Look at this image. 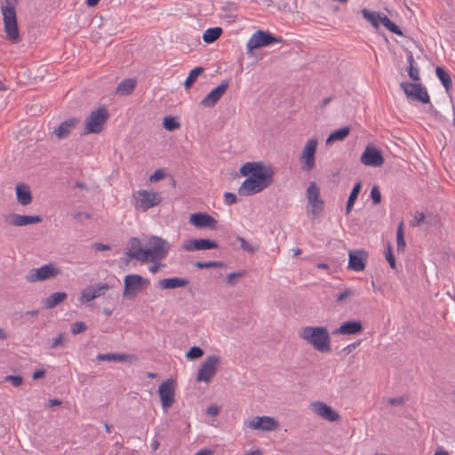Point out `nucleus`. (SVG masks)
Segmentation results:
<instances>
[{"instance_id":"obj_1","label":"nucleus","mask_w":455,"mask_h":455,"mask_svg":"<svg viewBox=\"0 0 455 455\" xmlns=\"http://www.w3.org/2000/svg\"><path fill=\"white\" fill-rule=\"evenodd\" d=\"M240 173L242 176L250 175L238 188V194L242 196L256 195L268 188L274 181L273 168L263 162L245 163L241 166Z\"/></svg>"},{"instance_id":"obj_2","label":"nucleus","mask_w":455,"mask_h":455,"mask_svg":"<svg viewBox=\"0 0 455 455\" xmlns=\"http://www.w3.org/2000/svg\"><path fill=\"white\" fill-rule=\"evenodd\" d=\"M299 335L319 352L326 353L331 350V339L326 327L306 326L299 330Z\"/></svg>"},{"instance_id":"obj_3","label":"nucleus","mask_w":455,"mask_h":455,"mask_svg":"<svg viewBox=\"0 0 455 455\" xmlns=\"http://www.w3.org/2000/svg\"><path fill=\"white\" fill-rule=\"evenodd\" d=\"M18 0H3L1 2V12L7 38L12 42H17L20 37L15 5Z\"/></svg>"},{"instance_id":"obj_4","label":"nucleus","mask_w":455,"mask_h":455,"mask_svg":"<svg viewBox=\"0 0 455 455\" xmlns=\"http://www.w3.org/2000/svg\"><path fill=\"white\" fill-rule=\"evenodd\" d=\"M109 118V113L105 107H100L92 110L84 121V128L82 134H99Z\"/></svg>"},{"instance_id":"obj_5","label":"nucleus","mask_w":455,"mask_h":455,"mask_svg":"<svg viewBox=\"0 0 455 455\" xmlns=\"http://www.w3.org/2000/svg\"><path fill=\"white\" fill-rule=\"evenodd\" d=\"M171 245L166 240L159 236H152L147 243L146 262L162 260L168 254Z\"/></svg>"},{"instance_id":"obj_6","label":"nucleus","mask_w":455,"mask_h":455,"mask_svg":"<svg viewBox=\"0 0 455 455\" xmlns=\"http://www.w3.org/2000/svg\"><path fill=\"white\" fill-rule=\"evenodd\" d=\"M149 283V280L140 275H127L124 280V288L123 295L128 299H132L146 290Z\"/></svg>"},{"instance_id":"obj_7","label":"nucleus","mask_w":455,"mask_h":455,"mask_svg":"<svg viewBox=\"0 0 455 455\" xmlns=\"http://www.w3.org/2000/svg\"><path fill=\"white\" fill-rule=\"evenodd\" d=\"M133 199L134 207L141 212H147L158 205L162 201V197L157 192L146 189H140L134 193Z\"/></svg>"},{"instance_id":"obj_8","label":"nucleus","mask_w":455,"mask_h":455,"mask_svg":"<svg viewBox=\"0 0 455 455\" xmlns=\"http://www.w3.org/2000/svg\"><path fill=\"white\" fill-rule=\"evenodd\" d=\"M282 37H277L272 33L265 30H257L248 40L246 47L247 52L252 53L255 49L267 46L274 43H282Z\"/></svg>"},{"instance_id":"obj_9","label":"nucleus","mask_w":455,"mask_h":455,"mask_svg":"<svg viewBox=\"0 0 455 455\" xmlns=\"http://www.w3.org/2000/svg\"><path fill=\"white\" fill-rule=\"evenodd\" d=\"M220 365V357L216 355L207 356L198 370L196 381L209 383L215 376Z\"/></svg>"},{"instance_id":"obj_10","label":"nucleus","mask_w":455,"mask_h":455,"mask_svg":"<svg viewBox=\"0 0 455 455\" xmlns=\"http://www.w3.org/2000/svg\"><path fill=\"white\" fill-rule=\"evenodd\" d=\"M60 274V269L56 267L53 263H47L38 268H32L26 276V280L34 283L36 282L46 281L55 278Z\"/></svg>"},{"instance_id":"obj_11","label":"nucleus","mask_w":455,"mask_h":455,"mask_svg":"<svg viewBox=\"0 0 455 455\" xmlns=\"http://www.w3.org/2000/svg\"><path fill=\"white\" fill-rule=\"evenodd\" d=\"M400 87L406 96L411 100H416L422 103H428L430 101L427 91L421 84L402 82Z\"/></svg>"},{"instance_id":"obj_12","label":"nucleus","mask_w":455,"mask_h":455,"mask_svg":"<svg viewBox=\"0 0 455 455\" xmlns=\"http://www.w3.org/2000/svg\"><path fill=\"white\" fill-rule=\"evenodd\" d=\"M158 394L160 396L162 407L164 411H167L168 409L172 407L175 402L174 381L172 379H168L167 380L164 381L158 387Z\"/></svg>"},{"instance_id":"obj_13","label":"nucleus","mask_w":455,"mask_h":455,"mask_svg":"<svg viewBox=\"0 0 455 455\" xmlns=\"http://www.w3.org/2000/svg\"><path fill=\"white\" fill-rule=\"evenodd\" d=\"M317 139L312 138L306 143L301 156L300 162L302 163V169L309 172L315 167V155L317 149Z\"/></svg>"},{"instance_id":"obj_14","label":"nucleus","mask_w":455,"mask_h":455,"mask_svg":"<svg viewBox=\"0 0 455 455\" xmlns=\"http://www.w3.org/2000/svg\"><path fill=\"white\" fill-rule=\"evenodd\" d=\"M246 427L254 430L271 432L276 430L279 424L273 417L256 416L246 423Z\"/></svg>"},{"instance_id":"obj_15","label":"nucleus","mask_w":455,"mask_h":455,"mask_svg":"<svg viewBox=\"0 0 455 455\" xmlns=\"http://www.w3.org/2000/svg\"><path fill=\"white\" fill-rule=\"evenodd\" d=\"M307 199L311 205V213L317 215L323 212L324 202L320 197V188L315 182H310L307 188Z\"/></svg>"},{"instance_id":"obj_16","label":"nucleus","mask_w":455,"mask_h":455,"mask_svg":"<svg viewBox=\"0 0 455 455\" xmlns=\"http://www.w3.org/2000/svg\"><path fill=\"white\" fill-rule=\"evenodd\" d=\"M363 164L371 167H380L385 159L381 152L374 146L368 145L360 157Z\"/></svg>"},{"instance_id":"obj_17","label":"nucleus","mask_w":455,"mask_h":455,"mask_svg":"<svg viewBox=\"0 0 455 455\" xmlns=\"http://www.w3.org/2000/svg\"><path fill=\"white\" fill-rule=\"evenodd\" d=\"M218 248L219 243L216 241L206 238L189 239L184 241L182 243V249L186 251H205Z\"/></svg>"},{"instance_id":"obj_18","label":"nucleus","mask_w":455,"mask_h":455,"mask_svg":"<svg viewBox=\"0 0 455 455\" xmlns=\"http://www.w3.org/2000/svg\"><path fill=\"white\" fill-rule=\"evenodd\" d=\"M110 289V286L107 283H98L96 284H91L85 287L79 297L81 302H89L98 297H100Z\"/></svg>"},{"instance_id":"obj_19","label":"nucleus","mask_w":455,"mask_h":455,"mask_svg":"<svg viewBox=\"0 0 455 455\" xmlns=\"http://www.w3.org/2000/svg\"><path fill=\"white\" fill-rule=\"evenodd\" d=\"M4 222L8 225L14 227H22L33 225L42 222V218L39 215L28 216L17 213H10L4 216Z\"/></svg>"},{"instance_id":"obj_20","label":"nucleus","mask_w":455,"mask_h":455,"mask_svg":"<svg viewBox=\"0 0 455 455\" xmlns=\"http://www.w3.org/2000/svg\"><path fill=\"white\" fill-rule=\"evenodd\" d=\"M229 87L228 80L223 81L220 85L212 90L201 101V105L205 108L214 107L220 98L225 94Z\"/></svg>"},{"instance_id":"obj_21","label":"nucleus","mask_w":455,"mask_h":455,"mask_svg":"<svg viewBox=\"0 0 455 455\" xmlns=\"http://www.w3.org/2000/svg\"><path fill=\"white\" fill-rule=\"evenodd\" d=\"M189 222L197 228H217V220L208 213L196 212L190 215Z\"/></svg>"},{"instance_id":"obj_22","label":"nucleus","mask_w":455,"mask_h":455,"mask_svg":"<svg viewBox=\"0 0 455 455\" xmlns=\"http://www.w3.org/2000/svg\"><path fill=\"white\" fill-rule=\"evenodd\" d=\"M368 259L365 250H352L348 252V268L354 271H363Z\"/></svg>"},{"instance_id":"obj_23","label":"nucleus","mask_w":455,"mask_h":455,"mask_svg":"<svg viewBox=\"0 0 455 455\" xmlns=\"http://www.w3.org/2000/svg\"><path fill=\"white\" fill-rule=\"evenodd\" d=\"M310 406L315 414L328 421L334 422L340 419L339 414L335 410L323 402H313Z\"/></svg>"},{"instance_id":"obj_24","label":"nucleus","mask_w":455,"mask_h":455,"mask_svg":"<svg viewBox=\"0 0 455 455\" xmlns=\"http://www.w3.org/2000/svg\"><path fill=\"white\" fill-rule=\"evenodd\" d=\"M80 122L81 119L79 117H70L67 120H64L56 129H54L52 134L55 135L58 140L67 139L77 127Z\"/></svg>"},{"instance_id":"obj_25","label":"nucleus","mask_w":455,"mask_h":455,"mask_svg":"<svg viewBox=\"0 0 455 455\" xmlns=\"http://www.w3.org/2000/svg\"><path fill=\"white\" fill-rule=\"evenodd\" d=\"M146 248L141 246V243L139 238L132 237L128 242V251H126V255L129 258H133L134 259L145 263L146 262Z\"/></svg>"},{"instance_id":"obj_26","label":"nucleus","mask_w":455,"mask_h":455,"mask_svg":"<svg viewBox=\"0 0 455 455\" xmlns=\"http://www.w3.org/2000/svg\"><path fill=\"white\" fill-rule=\"evenodd\" d=\"M363 326L361 321L353 320L344 322L339 328L334 331V335H355L359 334L363 331Z\"/></svg>"},{"instance_id":"obj_27","label":"nucleus","mask_w":455,"mask_h":455,"mask_svg":"<svg viewBox=\"0 0 455 455\" xmlns=\"http://www.w3.org/2000/svg\"><path fill=\"white\" fill-rule=\"evenodd\" d=\"M16 198L20 204L27 206L32 202V194L29 187L20 183L16 185Z\"/></svg>"},{"instance_id":"obj_28","label":"nucleus","mask_w":455,"mask_h":455,"mask_svg":"<svg viewBox=\"0 0 455 455\" xmlns=\"http://www.w3.org/2000/svg\"><path fill=\"white\" fill-rule=\"evenodd\" d=\"M187 284H188V280L180 277L164 278L158 282V287L163 290L181 288Z\"/></svg>"},{"instance_id":"obj_29","label":"nucleus","mask_w":455,"mask_h":455,"mask_svg":"<svg viewBox=\"0 0 455 455\" xmlns=\"http://www.w3.org/2000/svg\"><path fill=\"white\" fill-rule=\"evenodd\" d=\"M68 298V294L64 291L52 293L43 301V307L45 309H52L62 303Z\"/></svg>"},{"instance_id":"obj_30","label":"nucleus","mask_w":455,"mask_h":455,"mask_svg":"<svg viewBox=\"0 0 455 455\" xmlns=\"http://www.w3.org/2000/svg\"><path fill=\"white\" fill-rule=\"evenodd\" d=\"M435 75L443 85L446 92H450L452 88L451 76L442 67L435 68Z\"/></svg>"},{"instance_id":"obj_31","label":"nucleus","mask_w":455,"mask_h":455,"mask_svg":"<svg viewBox=\"0 0 455 455\" xmlns=\"http://www.w3.org/2000/svg\"><path fill=\"white\" fill-rule=\"evenodd\" d=\"M350 133V128L348 126L342 127L340 129L332 132L326 140V144H331L334 141H341L348 136Z\"/></svg>"},{"instance_id":"obj_32","label":"nucleus","mask_w":455,"mask_h":455,"mask_svg":"<svg viewBox=\"0 0 455 455\" xmlns=\"http://www.w3.org/2000/svg\"><path fill=\"white\" fill-rule=\"evenodd\" d=\"M136 86V81L134 79H124L122 81L117 88L116 92L122 95H130L132 93Z\"/></svg>"},{"instance_id":"obj_33","label":"nucleus","mask_w":455,"mask_h":455,"mask_svg":"<svg viewBox=\"0 0 455 455\" xmlns=\"http://www.w3.org/2000/svg\"><path fill=\"white\" fill-rule=\"evenodd\" d=\"M362 189V183L357 182L355 184L354 188H352V191L350 192V195L348 196L347 204H346V214L349 215V213L352 211V208L355 204V202L357 199V196Z\"/></svg>"},{"instance_id":"obj_34","label":"nucleus","mask_w":455,"mask_h":455,"mask_svg":"<svg viewBox=\"0 0 455 455\" xmlns=\"http://www.w3.org/2000/svg\"><path fill=\"white\" fill-rule=\"evenodd\" d=\"M223 30L220 27L211 28L204 31L203 40L207 44H212L217 41L221 36Z\"/></svg>"},{"instance_id":"obj_35","label":"nucleus","mask_w":455,"mask_h":455,"mask_svg":"<svg viewBox=\"0 0 455 455\" xmlns=\"http://www.w3.org/2000/svg\"><path fill=\"white\" fill-rule=\"evenodd\" d=\"M132 357V355H128L125 354L119 353H108V354H100L97 358L100 361H108V362H124L128 358Z\"/></svg>"},{"instance_id":"obj_36","label":"nucleus","mask_w":455,"mask_h":455,"mask_svg":"<svg viewBox=\"0 0 455 455\" xmlns=\"http://www.w3.org/2000/svg\"><path fill=\"white\" fill-rule=\"evenodd\" d=\"M204 71V68L202 67H196L194 69H192L189 72L188 76L187 77V79L184 82L185 89L189 90L191 88V86L193 85V84L196 81L197 77L201 74H203Z\"/></svg>"},{"instance_id":"obj_37","label":"nucleus","mask_w":455,"mask_h":455,"mask_svg":"<svg viewBox=\"0 0 455 455\" xmlns=\"http://www.w3.org/2000/svg\"><path fill=\"white\" fill-rule=\"evenodd\" d=\"M361 13L363 16V18L369 20L374 28H379V23L380 22V19L382 18V16L379 12H370L368 9L363 8L361 10Z\"/></svg>"},{"instance_id":"obj_38","label":"nucleus","mask_w":455,"mask_h":455,"mask_svg":"<svg viewBox=\"0 0 455 455\" xmlns=\"http://www.w3.org/2000/svg\"><path fill=\"white\" fill-rule=\"evenodd\" d=\"M235 240L240 243V248L248 253L253 254L259 251L258 244H251L242 236H236Z\"/></svg>"},{"instance_id":"obj_39","label":"nucleus","mask_w":455,"mask_h":455,"mask_svg":"<svg viewBox=\"0 0 455 455\" xmlns=\"http://www.w3.org/2000/svg\"><path fill=\"white\" fill-rule=\"evenodd\" d=\"M380 23L390 32L398 36H403V32L400 29V28L393 21H391V20L387 18L386 15L382 16V18L380 19Z\"/></svg>"},{"instance_id":"obj_40","label":"nucleus","mask_w":455,"mask_h":455,"mask_svg":"<svg viewBox=\"0 0 455 455\" xmlns=\"http://www.w3.org/2000/svg\"><path fill=\"white\" fill-rule=\"evenodd\" d=\"M163 126L165 130L172 132L180 127V124L177 121L176 117L165 116L163 121Z\"/></svg>"},{"instance_id":"obj_41","label":"nucleus","mask_w":455,"mask_h":455,"mask_svg":"<svg viewBox=\"0 0 455 455\" xmlns=\"http://www.w3.org/2000/svg\"><path fill=\"white\" fill-rule=\"evenodd\" d=\"M194 266L198 269H204V268H212V267H225V263H223L221 261H207V262L196 261L194 263Z\"/></svg>"},{"instance_id":"obj_42","label":"nucleus","mask_w":455,"mask_h":455,"mask_svg":"<svg viewBox=\"0 0 455 455\" xmlns=\"http://www.w3.org/2000/svg\"><path fill=\"white\" fill-rule=\"evenodd\" d=\"M357 292L350 288L344 289L341 292L336 295V301L342 302L349 298L355 297Z\"/></svg>"},{"instance_id":"obj_43","label":"nucleus","mask_w":455,"mask_h":455,"mask_svg":"<svg viewBox=\"0 0 455 455\" xmlns=\"http://www.w3.org/2000/svg\"><path fill=\"white\" fill-rule=\"evenodd\" d=\"M397 251H403L405 248L403 223H400L396 231Z\"/></svg>"},{"instance_id":"obj_44","label":"nucleus","mask_w":455,"mask_h":455,"mask_svg":"<svg viewBox=\"0 0 455 455\" xmlns=\"http://www.w3.org/2000/svg\"><path fill=\"white\" fill-rule=\"evenodd\" d=\"M204 355V350L199 347H192L186 354V357L188 360H196L202 357Z\"/></svg>"},{"instance_id":"obj_45","label":"nucleus","mask_w":455,"mask_h":455,"mask_svg":"<svg viewBox=\"0 0 455 455\" xmlns=\"http://www.w3.org/2000/svg\"><path fill=\"white\" fill-rule=\"evenodd\" d=\"M245 275V271L232 272L227 275V283L229 285H235L237 278H241Z\"/></svg>"},{"instance_id":"obj_46","label":"nucleus","mask_w":455,"mask_h":455,"mask_svg":"<svg viewBox=\"0 0 455 455\" xmlns=\"http://www.w3.org/2000/svg\"><path fill=\"white\" fill-rule=\"evenodd\" d=\"M371 198L372 200L373 204H379L381 202V194L379 191V188L375 185L372 187L371 190Z\"/></svg>"},{"instance_id":"obj_47","label":"nucleus","mask_w":455,"mask_h":455,"mask_svg":"<svg viewBox=\"0 0 455 455\" xmlns=\"http://www.w3.org/2000/svg\"><path fill=\"white\" fill-rule=\"evenodd\" d=\"M4 381L10 382L13 387H18L22 384L23 379L19 375H7L4 378Z\"/></svg>"},{"instance_id":"obj_48","label":"nucleus","mask_w":455,"mask_h":455,"mask_svg":"<svg viewBox=\"0 0 455 455\" xmlns=\"http://www.w3.org/2000/svg\"><path fill=\"white\" fill-rule=\"evenodd\" d=\"M87 330V326L84 322H76L71 326V331L74 335L82 333Z\"/></svg>"},{"instance_id":"obj_49","label":"nucleus","mask_w":455,"mask_h":455,"mask_svg":"<svg viewBox=\"0 0 455 455\" xmlns=\"http://www.w3.org/2000/svg\"><path fill=\"white\" fill-rule=\"evenodd\" d=\"M440 219L437 215L428 213L426 214L425 224L427 227H435L439 224Z\"/></svg>"},{"instance_id":"obj_50","label":"nucleus","mask_w":455,"mask_h":455,"mask_svg":"<svg viewBox=\"0 0 455 455\" xmlns=\"http://www.w3.org/2000/svg\"><path fill=\"white\" fill-rule=\"evenodd\" d=\"M66 345V339H65V334L64 333H60L58 335V337H56L53 340H52V343L51 344L50 347L51 348H56L58 347H65Z\"/></svg>"},{"instance_id":"obj_51","label":"nucleus","mask_w":455,"mask_h":455,"mask_svg":"<svg viewBox=\"0 0 455 455\" xmlns=\"http://www.w3.org/2000/svg\"><path fill=\"white\" fill-rule=\"evenodd\" d=\"M426 214L420 212H416L413 220L411 221L412 227H419L425 223Z\"/></svg>"},{"instance_id":"obj_52","label":"nucleus","mask_w":455,"mask_h":455,"mask_svg":"<svg viewBox=\"0 0 455 455\" xmlns=\"http://www.w3.org/2000/svg\"><path fill=\"white\" fill-rule=\"evenodd\" d=\"M408 76L413 81L418 82L420 80L419 70L416 66L408 68Z\"/></svg>"},{"instance_id":"obj_53","label":"nucleus","mask_w":455,"mask_h":455,"mask_svg":"<svg viewBox=\"0 0 455 455\" xmlns=\"http://www.w3.org/2000/svg\"><path fill=\"white\" fill-rule=\"evenodd\" d=\"M165 176V172L163 169L156 170L150 177L149 181L150 182H156L162 179H164Z\"/></svg>"},{"instance_id":"obj_54","label":"nucleus","mask_w":455,"mask_h":455,"mask_svg":"<svg viewBox=\"0 0 455 455\" xmlns=\"http://www.w3.org/2000/svg\"><path fill=\"white\" fill-rule=\"evenodd\" d=\"M386 259L388 261L391 268H395V259L392 252V248L390 245L387 247V251L386 252Z\"/></svg>"},{"instance_id":"obj_55","label":"nucleus","mask_w":455,"mask_h":455,"mask_svg":"<svg viewBox=\"0 0 455 455\" xmlns=\"http://www.w3.org/2000/svg\"><path fill=\"white\" fill-rule=\"evenodd\" d=\"M224 201L228 205H231L237 202V197L231 192H226L224 194Z\"/></svg>"},{"instance_id":"obj_56","label":"nucleus","mask_w":455,"mask_h":455,"mask_svg":"<svg viewBox=\"0 0 455 455\" xmlns=\"http://www.w3.org/2000/svg\"><path fill=\"white\" fill-rule=\"evenodd\" d=\"M388 403L393 406L402 405L404 403L405 399L403 396L393 397L388 399Z\"/></svg>"},{"instance_id":"obj_57","label":"nucleus","mask_w":455,"mask_h":455,"mask_svg":"<svg viewBox=\"0 0 455 455\" xmlns=\"http://www.w3.org/2000/svg\"><path fill=\"white\" fill-rule=\"evenodd\" d=\"M206 412L210 416H217L220 413V408L215 405H211L207 407Z\"/></svg>"},{"instance_id":"obj_58","label":"nucleus","mask_w":455,"mask_h":455,"mask_svg":"<svg viewBox=\"0 0 455 455\" xmlns=\"http://www.w3.org/2000/svg\"><path fill=\"white\" fill-rule=\"evenodd\" d=\"M360 343H361V340H357V341H355V342H353V343H351V344L347 345V347H345L343 348V350H342V351H345V352H347V354H349V353H351L354 349H355V348L360 345Z\"/></svg>"},{"instance_id":"obj_59","label":"nucleus","mask_w":455,"mask_h":455,"mask_svg":"<svg viewBox=\"0 0 455 455\" xmlns=\"http://www.w3.org/2000/svg\"><path fill=\"white\" fill-rule=\"evenodd\" d=\"M405 52H406V57H407V61H408L409 67H414L415 60H414L412 52L407 49L405 50Z\"/></svg>"},{"instance_id":"obj_60","label":"nucleus","mask_w":455,"mask_h":455,"mask_svg":"<svg viewBox=\"0 0 455 455\" xmlns=\"http://www.w3.org/2000/svg\"><path fill=\"white\" fill-rule=\"evenodd\" d=\"M93 248L96 251H106V250H109L110 246L108 244H104V243H96L93 244Z\"/></svg>"},{"instance_id":"obj_61","label":"nucleus","mask_w":455,"mask_h":455,"mask_svg":"<svg viewBox=\"0 0 455 455\" xmlns=\"http://www.w3.org/2000/svg\"><path fill=\"white\" fill-rule=\"evenodd\" d=\"M86 219V220H89L91 219V214L87 213V212H77L74 215V219L76 220H82V219Z\"/></svg>"},{"instance_id":"obj_62","label":"nucleus","mask_w":455,"mask_h":455,"mask_svg":"<svg viewBox=\"0 0 455 455\" xmlns=\"http://www.w3.org/2000/svg\"><path fill=\"white\" fill-rule=\"evenodd\" d=\"M45 375V371L44 370H36L34 373H33V379H39L41 378H44Z\"/></svg>"},{"instance_id":"obj_63","label":"nucleus","mask_w":455,"mask_h":455,"mask_svg":"<svg viewBox=\"0 0 455 455\" xmlns=\"http://www.w3.org/2000/svg\"><path fill=\"white\" fill-rule=\"evenodd\" d=\"M154 263H155V264H154L153 266L149 267V271H150L151 273H154V274H155V273H156V272L159 270V268H160L161 267H163L164 265H163V264H161V263H159V262H157V261H156V262H154Z\"/></svg>"},{"instance_id":"obj_64","label":"nucleus","mask_w":455,"mask_h":455,"mask_svg":"<svg viewBox=\"0 0 455 455\" xmlns=\"http://www.w3.org/2000/svg\"><path fill=\"white\" fill-rule=\"evenodd\" d=\"M212 454H213L212 451H211L209 449H203V450H200L199 451H197L194 455H212Z\"/></svg>"}]
</instances>
